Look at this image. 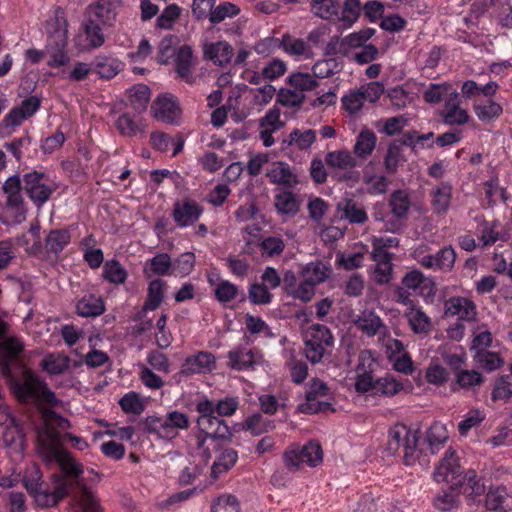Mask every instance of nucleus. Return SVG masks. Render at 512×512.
I'll return each instance as SVG.
<instances>
[{"label": "nucleus", "mask_w": 512, "mask_h": 512, "mask_svg": "<svg viewBox=\"0 0 512 512\" xmlns=\"http://www.w3.org/2000/svg\"><path fill=\"white\" fill-rule=\"evenodd\" d=\"M433 478L439 483L455 485L458 492L465 496L468 504L481 503L483 495L487 493L484 479L473 469L463 472L456 452L451 448L445 451L443 459L433 473Z\"/></svg>", "instance_id": "1"}, {"label": "nucleus", "mask_w": 512, "mask_h": 512, "mask_svg": "<svg viewBox=\"0 0 512 512\" xmlns=\"http://www.w3.org/2000/svg\"><path fill=\"white\" fill-rule=\"evenodd\" d=\"M240 401L236 396H225L214 402L206 395L195 401V411L199 414L197 425L207 438L226 440L231 437V431L222 417H230L239 409Z\"/></svg>", "instance_id": "2"}, {"label": "nucleus", "mask_w": 512, "mask_h": 512, "mask_svg": "<svg viewBox=\"0 0 512 512\" xmlns=\"http://www.w3.org/2000/svg\"><path fill=\"white\" fill-rule=\"evenodd\" d=\"M10 389L21 404H33L40 409L57 407L61 401L57 398L44 379L31 371H25L21 378L10 379Z\"/></svg>", "instance_id": "3"}, {"label": "nucleus", "mask_w": 512, "mask_h": 512, "mask_svg": "<svg viewBox=\"0 0 512 512\" xmlns=\"http://www.w3.org/2000/svg\"><path fill=\"white\" fill-rule=\"evenodd\" d=\"M311 12L326 21L349 29L361 15L360 0H309Z\"/></svg>", "instance_id": "4"}, {"label": "nucleus", "mask_w": 512, "mask_h": 512, "mask_svg": "<svg viewBox=\"0 0 512 512\" xmlns=\"http://www.w3.org/2000/svg\"><path fill=\"white\" fill-rule=\"evenodd\" d=\"M51 454L61 472L52 474L50 479L57 488H62L64 499L83 483L84 466L65 449L55 448L51 451Z\"/></svg>", "instance_id": "5"}, {"label": "nucleus", "mask_w": 512, "mask_h": 512, "mask_svg": "<svg viewBox=\"0 0 512 512\" xmlns=\"http://www.w3.org/2000/svg\"><path fill=\"white\" fill-rule=\"evenodd\" d=\"M420 432L412 430L402 423H397L388 431L387 451L390 455L396 454L403 449V461L407 466L414 465L419 460L421 450L419 449Z\"/></svg>", "instance_id": "6"}, {"label": "nucleus", "mask_w": 512, "mask_h": 512, "mask_svg": "<svg viewBox=\"0 0 512 512\" xmlns=\"http://www.w3.org/2000/svg\"><path fill=\"white\" fill-rule=\"evenodd\" d=\"M190 424L189 416L179 410L169 411L164 416H148L143 423L147 433L169 441L179 436L181 430L189 429Z\"/></svg>", "instance_id": "7"}, {"label": "nucleus", "mask_w": 512, "mask_h": 512, "mask_svg": "<svg viewBox=\"0 0 512 512\" xmlns=\"http://www.w3.org/2000/svg\"><path fill=\"white\" fill-rule=\"evenodd\" d=\"M305 356L312 364L328 360L334 348V336L323 324H313L306 332L304 339Z\"/></svg>", "instance_id": "8"}, {"label": "nucleus", "mask_w": 512, "mask_h": 512, "mask_svg": "<svg viewBox=\"0 0 512 512\" xmlns=\"http://www.w3.org/2000/svg\"><path fill=\"white\" fill-rule=\"evenodd\" d=\"M283 461L291 472L298 471L303 464L316 467L323 461L322 447L315 440H310L304 445L291 444L283 453Z\"/></svg>", "instance_id": "9"}, {"label": "nucleus", "mask_w": 512, "mask_h": 512, "mask_svg": "<svg viewBox=\"0 0 512 512\" xmlns=\"http://www.w3.org/2000/svg\"><path fill=\"white\" fill-rule=\"evenodd\" d=\"M331 390L326 382L312 378L305 385V401L298 405V410L305 414H318L327 411L335 412L331 398Z\"/></svg>", "instance_id": "10"}, {"label": "nucleus", "mask_w": 512, "mask_h": 512, "mask_svg": "<svg viewBox=\"0 0 512 512\" xmlns=\"http://www.w3.org/2000/svg\"><path fill=\"white\" fill-rule=\"evenodd\" d=\"M23 482L28 493L41 508L55 507L63 500L62 488H57L51 481H44L39 470L31 477H26Z\"/></svg>", "instance_id": "11"}, {"label": "nucleus", "mask_w": 512, "mask_h": 512, "mask_svg": "<svg viewBox=\"0 0 512 512\" xmlns=\"http://www.w3.org/2000/svg\"><path fill=\"white\" fill-rule=\"evenodd\" d=\"M56 188L44 172L34 170L23 175V190L38 208L51 198Z\"/></svg>", "instance_id": "12"}, {"label": "nucleus", "mask_w": 512, "mask_h": 512, "mask_svg": "<svg viewBox=\"0 0 512 512\" xmlns=\"http://www.w3.org/2000/svg\"><path fill=\"white\" fill-rule=\"evenodd\" d=\"M379 368L377 352L370 349L361 350L358 355L356 366V378L354 383L355 391L367 390L371 385V379Z\"/></svg>", "instance_id": "13"}, {"label": "nucleus", "mask_w": 512, "mask_h": 512, "mask_svg": "<svg viewBox=\"0 0 512 512\" xmlns=\"http://www.w3.org/2000/svg\"><path fill=\"white\" fill-rule=\"evenodd\" d=\"M215 369V355L208 351H198L184 359L177 375L181 378H189L196 374L211 373Z\"/></svg>", "instance_id": "14"}, {"label": "nucleus", "mask_w": 512, "mask_h": 512, "mask_svg": "<svg viewBox=\"0 0 512 512\" xmlns=\"http://www.w3.org/2000/svg\"><path fill=\"white\" fill-rule=\"evenodd\" d=\"M204 212V208L197 201L184 198L173 204L171 216L178 228H187L198 222Z\"/></svg>", "instance_id": "15"}, {"label": "nucleus", "mask_w": 512, "mask_h": 512, "mask_svg": "<svg viewBox=\"0 0 512 512\" xmlns=\"http://www.w3.org/2000/svg\"><path fill=\"white\" fill-rule=\"evenodd\" d=\"M153 117L166 124H178L181 117V108L177 98L171 94L159 95L151 106Z\"/></svg>", "instance_id": "16"}, {"label": "nucleus", "mask_w": 512, "mask_h": 512, "mask_svg": "<svg viewBox=\"0 0 512 512\" xmlns=\"http://www.w3.org/2000/svg\"><path fill=\"white\" fill-rule=\"evenodd\" d=\"M371 385L367 390H358L360 394H369L377 397L391 398L405 390V383L409 381L397 379L394 375L386 373L382 377H373Z\"/></svg>", "instance_id": "17"}, {"label": "nucleus", "mask_w": 512, "mask_h": 512, "mask_svg": "<svg viewBox=\"0 0 512 512\" xmlns=\"http://www.w3.org/2000/svg\"><path fill=\"white\" fill-rule=\"evenodd\" d=\"M228 367L235 371H248L258 364L260 352L257 348L239 345L227 352Z\"/></svg>", "instance_id": "18"}, {"label": "nucleus", "mask_w": 512, "mask_h": 512, "mask_svg": "<svg viewBox=\"0 0 512 512\" xmlns=\"http://www.w3.org/2000/svg\"><path fill=\"white\" fill-rule=\"evenodd\" d=\"M72 234L68 227L51 229L44 239V252L48 259L58 260L71 243Z\"/></svg>", "instance_id": "19"}, {"label": "nucleus", "mask_w": 512, "mask_h": 512, "mask_svg": "<svg viewBox=\"0 0 512 512\" xmlns=\"http://www.w3.org/2000/svg\"><path fill=\"white\" fill-rule=\"evenodd\" d=\"M93 73L100 79L110 80L116 77L125 67V64L114 54L101 52L92 59Z\"/></svg>", "instance_id": "20"}, {"label": "nucleus", "mask_w": 512, "mask_h": 512, "mask_svg": "<svg viewBox=\"0 0 512 512\" xmlns=\"http://www.w3.org/2000/svg\"><path fill=\"white\" fill-rule=\"evenodd\" d=\"M271 184L283 186L285 189H292L300 184L298 175L292 167L283 161L273 162L265 173Z\"/></svg>", "instance_id": "21"}, {"label": "nucleus", "mask_w": 512, "mask_h": 512, "mask_svg": "<svg viewBox=\"0 0 512 512\" xmlns=\"http://www.w3.org/2000/svg\"><path fill=\"white\" fill-rule=\"evenodd\" d=\"M461 100L458 92L451 93L446 98L443 109L440 112L442 121L446 125H464L469 121V114L466 109L461 108Z\"/></svg>", "instance_id": "22"}, {"label": "nucleus", "mask_w": 512, "mask_h": 512, "mask_svg": "<svg viewBox=\"0 0 512 512\" xmlns=\"http://www.w3.org/2000/svg\"><path fill=\"white\" fill-rule=\"evenodd\" d=\"M484 506L489 512H512V494L503 486H490Z\"/></svg>", "instance_id": "23"}, {"label": "nucleus", "mask_w": 512, "mask_h": 512, "mask_svg": "<svg viewBox=\"0 0 512 512\" xmlns=\"http://www.w3.org/2000/svg\"><path fill=\"white\" fill-rule=\"evenodd\" d=\"M445 315L457 316L463 321H472L476 316V305L467 297L454 296L444 303Z\"/></svg>", "instance_id": "24"}, {"label": "nucleus", "mask_w": 512, "mask_h": 512, "mask_svg": "<svg viewBox=\"0 0 512 512\" xmlns=\"http://www.w3.org/2000/svg\"><path fill=\"white\" fill-rule=\"evenodd\" d=\"M456 260V252L452 246H445L436 254H428L422 257L421 265L427 269L450 271Z\"/></svg>", "instance_id": "25"}, {"label": "nucleus", "mask_w": 512, "mask_h": 512, "mask_svg": "<svg viewBox=\"0 0 512 512\" xmlns=\"http://www.w3.org/2000/svg\"><path fill=\"white\" fill-rule=\"evenodd\" d=\"M76 313L83 318H96L106 311L105 300L101 295L86 293L76 301Z\"/></svg>", "instance_id": "26"}, {"label": "nucleus", "mask_w": 512, "mask_h": 512, "mask_svg": "<svg viewBox=\"0 0 512 512\" xmlns=\"http://www.w3.org/2000/svg\"><path fill=\"white\" fill-rule=\"evenodd\" d=\"M276 212L284 218L295 217L301 207V199L289 189L279 190L274 196Z\"/></svg>", "instance_id": "27"}, {"label": "nucleus", "mask_w": 512, "mask_h": 512, "mask_svg": "<svg viewBox=\"0 0 512 512\" xmlns=\"http://www.w3.org/2000/svg\"><path fill=\"white\" fill-rule=\"evenodd\" d=\"M115 127L124 137H135L144 132L146 120L139 114L123 112L115 121Z\"/></svg>", "instance_id": "28"}, {"label": "nucleus", "mask_w": 512, "mask_h": 512, "mask_svg": "<svg viewBox=\"0 0 512 512\" xmlns=\"http://www.w3.org/2000/svg\"><path fill=\"white\" fill-rule=\"evenodd\" d=\"M394 256L391 252H370V257L375 262L374 280L377 284L384 285L391 281Z\"/></svg>", "instance_id": "29"}, {"label": "nucleus", "mask_w": 512, "mask_h": 512, "mask_svg": "<svg viewBox=\"0 0 512 512\" xmlns=\"http://www.w3.org/2000/svg\"><path fill=\"white\" fill-rule=\"evenodd\" d=\"M22 182L23 178L20 179L18 175H12L5 180L1 187L3 193L6 195V206L9 209L16 211L23 209Z\"/></svg>", "instance_id": "30"}, {"label": "nucleus", "mask_w": 512, "mask_h": 512, "mask_svg": "<svg viewBox=\"0 0 512 512\" xmlns=\"http://www.w3.org/2000/svg\"><path fill=\"white\" fill-rule=\"evenodd\" d=\"M494 96L483 97L473 103V112L483 123L496 121L503 113V107L493 99Z\"/></svg>", "instance_id": "31"}, {"label": "nucleus", "mask_w": 512, "mask_h": 512, "mask_svg": "<svg viewBox=\"0 0 512 512\" xmlns=\"http://www.w3.org/2000/svg\"><path fill=\"white\" fill-rule=\"evenodd\" d=\"M481 226L482 229L479 240L482 248L492 246L497 241H507L509 238L508 232L498 220H483Z\"/></svg>", "instance_id": "32"}, {"label": "nucleus", "mask_w": 512, "mask_h": 512, "mask_svg": "<svg viewBox=\"0 0 512 512\" xmlns=\"http://www.w3.org/2000/svg\"><path fill=\"white\" fill-rule=\"evenodd\" d=\"M498 87L495 81L480 85L474 80H466L461 86V93L463 98L472 100L475 103L476 100H480L483 97L495 96Z\"/></svg>", "instance_id": "33"}, {"label": "nucleus", "mask_w": 512, "mask_h": 512, "mask_svg": "<svg viewBox=\"0 0 512 512\" xmlns=\"http://www.w3.org/2000/svg\"><path fill=\"white\" fill-rule=\"evenodd\" d=\"M193 51L189 45H182L175 58V71L178 76L188 84L195 82L192 75Z\"/></svg>", "instance_id": "34"}, {"label": "nucleus", "mask_w": 512, "mask_h": 512, "mask_svg": "<svg viewBox=\"0 0 512 512\" xmlns=\"http://www.w3.org/2000/svg\"><path fill=\"white\" fill-rule=\"evenodd\" d=\"M46 32L50 39L67 40L68 21L65 10L57 6L53 10V17L46 22Z\"/></svg>", "instance_id": "35"}, {"label": "nucleus", "mask_w": 512, "mask_h": 512, "mask_svg": "<svg viewBox=\"0 0 512 512\" xmlns=\"http://www.w3.org/2000/svg\"><path fill=\"white\" fill-rule=\"evenodd\" d=\"M143 274L146 278L152 276H167L172 274V260L168 253H158L145 263Z\"/></svg>", "instance_id": "36"}, {"label": "nucleus", "mask_w": 512, "mask_h": 512, "mask_svg": "<svg viewBox=\"0 0 512 512\" xmlns=\"http://www.w3.org/2000/svg\"><path fill=\"white\" fill-rule=\"evenodd\" d=\"M233 56V48L226 41H218L204 46V57L219 66L227 65Z\"/></svg>", "instance_id": "37"}, {"label": "nucleus", "mask_w": 512, "mask_h": 512, "mask_svg": "<svg viewBox=\"0 0 512 512\" xmlns=\"http://www.w3.org/2000/svg\"><path fill=\"white\" fill-rule=\"evenodd\" d=\"M166 285V281L159 277L148 283L147 296L142 307L143 312L155 311L160 307L164 300Z\"/></svg>", "instance_id": "38"}, {"label": "nucleus", "mask_w": 512, "mask_h": 512, "mask_svg": "<svg viewBox=\"0 0 512 512\" xmlns=\"http://www.w3.org/2000/svg\"><path fill=\"white\" fill-rule=\"evenodd\" d=\"M117 14V5L110 0H100L90 7V15L94 17L93 19L105 26H112Z\"/></svg>", "instance_id": "39"}, {"label": "nucleus", "mask_w": 512, "mask_h": 512, "mask_svg": "<svg viewBox=\"0 0 512 512\" xmlns=\"http://www.w3.org/2000/svg\"><path fill=\"white\" fill-rule=\"evenodd\" d=\"M337 207L342 212L341 217L351 224H363L368 220L366 210L353 199L346 198L339 202Z\"/></svg>", "instance_id": "40"}, {"label": "nucleus", "mask_w": 512, "mask_h": 512, "mask_svg": "<svg viewBox=\"0 0 512 512\" xmlns=\"http://www.w3.org/2000/svg\"><path fill=\"white\" fill-rule=\"evenodd\" d=\"M432 208L437 215L446 214L450 208L452 187L448 183H441L431 191Z\"/></svg>", "instance_id": "41"}, {"label": "nucleus", "mask_w": 512, "mask_h": 512, "mask_svg": "<svg viewBox=\"0 0 512 512\" xmlns=\"http://www.w3.org/2000/svg\"><path fill=\"white\" fill-rule=\"evenodd\" d=\"M457 92L452 84L448 82L430 83L422 93L423 100L431 105L439 104L446 98L451 97V93Z\"/></svg>", "instance_id": "42"}, {"label": "nucleus", "mask_w": 512, "mask_h": 512, "mask_svg": "<svg viewBox=\"0 0 512 512\" xmlns=\"http://www.w3.org/2000/svg\"><path fill=\"white\" fill-rule=\"evenodd\" d=\"M377 137L372 130L363 129L356 137L353 152L356 157L366 159L376 147Z\"/></svg>", "instance_id": "43"}, {"label": "nucleus", "mask_w": 512, "mask_h": 512, "mask_svg": "<svg viewBox=\"0 0 512 512\" xmlns=\"http://www.w3.org/2000/svg\"><path fill=\"white\" fill-rule=\"evenodd\" d=\"M459 492L455 485L440 491L434 498V506L443 512H452L459 506Z\"/></svg>", "instance_id": "44"}, {"label": "nucleus", "mask_w": 512, "mask_h": 512, "mask_svg": "<svg viewBox=\"0 0 512 512\" xmlns=\"http://www.w3.org/2000/svg\"><path fill=\"white\" fill-rule=\"evenodd\" d=\"M102 277L110 284L121 285L126 282L128 272L117 259H111L104 263Z\"/></svg>", "instance_id": "45"}, {"label": "nucleus", "mask_w": 512, "mask_h": 512, "mask_svg": "<svg viewBox=\"0 0 512 512\" xmlns=\"http://www.w3.org/2000/svg\"><path fill=\"white\" fill-rule=\"evenodd\" d=\"M240 11V8L236 4L229 1H223L216 6H213L207 19L209 20L211 25L216 26L225 21L226 19L236 17L237 15H239Z\"/></svg>", "instance_id": "46"}, {"label": "nucleus", "mask_w": 512, "mask_h": 512, "mask_svg": "<svg viewBox=\"0 0 512 512\" xmlns=\"http://www.w3.org/2000/svg\"><path fill=\"white\" fill-rule=\"evenodd\" d=\"M41 368L50 375H60L70 367V358L61 353H51L40 363Z\"/></svg>", "instance_id": "47"}, {"label": "nucleus", "mask_w": 512, "mask_h": 512, "mask_svg": "<svg viewBox=\"0 0 512 512\" xmlns=\"http://www.w3.org/2000/svg\"><path fill=\"white\" fill-rule=\"evenodd\" d=\"M127 95L132 108L140 113L146 110L151 91L145 84H136L127 90Z\"/></svg>", "instance_id": "48"}, {"label": "nucleus", "mask_w": 512, "mask_h": 512, "mask_svg": "<svg viewBox=\"0 0 512 512\" xmlns=\"http://www.w3.org/2000/svg\"><path fill=\"white\" fill-rule=\"evenodd\" d=\"M275 428V421L264 417L261 413H254L244 421V429L254 436L272 431Z\"/></svg>", "instance_id": "49"}, {"label": "nucleus", "mask_w": 512, "mask_h": 512, "mask_svg": "<svg viewBox=\"0 0 512 512\" xmlns=\"http://www.w3.org/2000/svg\"><path fill=\"white\" fill-rule=\"evenodd\" d=\"M405 316L408 319L411 330L416 334H427L432 328L430 317L420 308L415 307L406 311Z\"/></svg>", "instance_id": "50"}, {"label": "nucleus", "mask_w": 512, "mask_h": 512, "mask_svg": "<svg viewBox=\"0 0 512 512\" xmlns=\"http://www.w3.org/2000/svg\"><path fill=\"white\" fill-rule=\"evenodd\" d=\"M238 460V453L233 448H224L220 451L212 465V475L217 478L221 473L231 469Z\"/></svg>", "instance_id": "51"}, {"label": "nucleus", "mask_w": 512, "mask_h": 512, "mask_svg": "<svg viewBox=\"0 0 512 512\" xmlns=\"http://www.w3.org/2000/svg\"><path fill=\"white\" fill-rule=\"evenodd\" d=\"M66 40H56L55 47H51V43L47 46L49 59L47 65L50 68H59L66 66L70 62V56L66 51Z\"/></svg>", "instance_id": "52"}, {"label": "nucleus", "mask_w": 512, "mask_h": 512, "mask_svg": "<svg viewBox=\"0 0 512 512\" xmlns=\"http://www.w3.org/2000/svg\"><path fill=\"white\" fill-rule=\"evenodd\" d=\"M82 512H96L98 504L89 488L81 483L74 492L70 493Z\"/></svg>", "instance_id": "53"}, {"label": "nucleus", "mask_w": 512, "mask_h": 512, "mask_svg": "<svg viewBox=\"0 0 512 512\" xmlns=\"http://www.w3.org/2000/svg\"><path fill=\"white\" fill-rule=\"evenodd\" d=\"M325 161L328 166L341 170H348L357 166L356 159L347 150L328 152Z\"/></svg>", "instance_id": "54"}, {"label": "nucleus", "mask_w": 512, "mask_h": 512, "mask_svg": "<svg viewBox=\"0 0 512 512\" xmlns=\"http://www.w3.org/2000/svg\"><path fill=\"white\" fill-rule=\"evenodd\" d=\"M286 82L290 87L303 94L304 92L314 90L319 85V82L313 75L304 72L290 74Z\"/></svg>", "instance_id": "55"}, {"label": "nucleus", "mask_w": 512, "mask_h": 512, "mask_svg": "<svg viewBox=\"0 0 512 512\" xmlns=\"http://www.w3.org/2000/svg\"><path fill=\"white\" fill-rule=\"evenodd\" d=\"M84 33L89 48L96 49L105 42V37L100 24L92 17L84 24Z\"/></svg>", "instance_id": "56"}, {"label": "nucleus", "mask_w": 512, "mask_h": 512, "mask_svg": "<svg viewBox=\"0 0 512 512\" xmlns=\"http://www.w3.org/2000/svg\"><path fill=\"white\" fill-rule=\"evenodd\" d=\"M389 205L394 216L405 217L411 205L409 195L406 191L398 189L391 194Z\"/></svg>", "instance_id": "57"}, {"label": "nucleus", "mask_w": 512, "mask_h": 512, "mask_svg": "<svg viewBox=\"0 0 512 512\" xmlns=\"http://www.w3.org/2000/svg\"><path fill=\"white\" fill-rule=\"evenodd\" d=\"M315 141V130L307 129L305 131H300L296 128L289 134L288 139L284 140V143L287 142L289 145L294 144L300 150H307Z\"/></svg>", "instance_id": "58"}, {"label": "nucleus", "mask_w": 512, "mask_h": 512, "mask_svg": "<svg viewBox=\"0 0 512 512\" xmlns=\"http://www.w3.org/2000/svg\"><path fill=\"white\" fill-rule=\"evenodd\" d=\"M239 293L238 286L229 280H220L214 289L215 299L221 304L235 300Z\"/></svg>", "instance_id": "59"}, {"label": "nucleus", "mask_w": 512, "mask_h": 512, "mask_svg": "<svg viewBox=\"0 0 512 512\" xmlns=\"http://www.w3.org/2000/svg\"><path fill=\"white\" fill-rule=\"evenodd\" d=\"M195 254L184 252L172 261V274L179 277L188 276L195 267Z\"/></svg>", "instance_id": "60"}, {"label": "nucleus", "mask_w": 512, "mask_h": 512, "mask_svg": "<svg viewBox=\"0 0 512 512\" xmlns=\"http://www.w3.org/2000/svg\"><path fill=\"white\" fill-rule=\"evenodd\" d=\"M306 96L295 89L281 88L276 94V102L284 107L300 108Z\"/></svg>", "instance_id": "61"}, {"label": "nucleus", "mask_w": 512, "mask_h": 512, "mask_svg": "<svg viewBox=\"0 0 512 512\" xmlns=\"http://www.w3.org/2000/svg\"><path fill=\"white\" fill-rule=\"evenodd\" d=\"M119 405L124 413L140 415L145 410V404L136 392H128L119 400Z\"/></svg>", "instance_id": "62"}, {"label": "nucleus", "mask_w": 512, "mask_h": 512, "mask_svg": "<svg viewBox=\"0 0 512 512\" xmlns=\"http://www.w3.org/2000/svg\"><path fill=\"white\" fill-rule=\"evenodd\" d=\"M27 119L20 108H17V106L13 107L0 122V130L3 134L9 136L15 131L16 127L20 126Z\"/></svg>", "instance_id": "63"}, {"label": "nucleus", "mask_w": 512, "mask_h": 512, "mask_svg": "<svg viewBox=\"0 0 512 512\" xmlns=\"http://www.w3.org/2000/svg\"><path fill=\"white\" fill-rule=\"evenodd\" d=\"M492 400H509L512 398V376L502 375L496 381L491 393Z\"/></svg>", "instance_id": "64"}]
</instances>
